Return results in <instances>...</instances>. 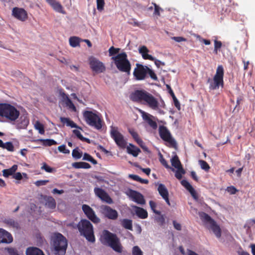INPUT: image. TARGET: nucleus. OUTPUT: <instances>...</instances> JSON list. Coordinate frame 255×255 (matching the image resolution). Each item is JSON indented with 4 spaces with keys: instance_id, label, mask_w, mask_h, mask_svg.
<instances>
[{
    "instance_id": "1",
    "label": "nucleus",
    "mask_w": 255,
    "mask_h": 255,
    "mask_svg": "<svg viewBox=\"0 0 255 255\" xmlns=\"http://www.w3.org/2000/svg\"><path fill=\"white\" fill-rule=\"evenodd\" d=\"M132 101L139 102L148 106L153 110L158 111L160 114H163L161 110L165 107L164 101L161 99L159 101L151 94L145 90H136L130 95Z\"/></svg>"
},
{
    "instance_id": "2",
    "label": "nucleus",
    "mask_w": 255,
    "mask_h": 255,
    "mask_svg": "<svg viewBox=\"0 0 255 255\" xmlns=\"http://www.w3.org/2000/svg\"><path fill=\"white\" fill-rule=\"evenodd\" d=\"M101 241L102 243L108 245L115 252L119 253L122 252L123 247L120 240L116 235L107 230H104L101 236Z\"/></svg>"
},
{
    "instance_id": "3",
    "label": "nucleus",
    "mask_w": 255,
    "mask_h": 255,
    "mask_svg": "<svg viewBox=\"0 0 255 255\" xmlns=\"http://www.w3.org/2000/svg\"><path fill=\"white\" fill-rule=\"evenodd\" d=\"M0 116L10 121H15L18 118L19 112L9 104H0Z\"/></svg>"
},
{
    "instance_id": "4",
    "label": "nucleus",
    "mask_w": 255,
    "mask_h": 255,
    "mask_svg": "<svg viewBox=\"0 0 255 255\" xmlns=\"http://www.w3.org/2000/svg\"><path fill=\"white\" fill-rule=\"evenodd\" d=\"M78 228L81 235H83L86 239L91 242H95L93 226L87 220H82L78 224Z\"/></svg>"
},
{
    "instance_id": "5",
    "label": "nucleus",
    "mask_w": 255,
    "mask_h": 255,
    "mask_svg": "<svg viewBox=\"0 0 255 255\" xmlns=\"http://www.w3.org/2000/svg\"><path fill=\"white\" fill-rule=\"evenodd\" d=\"M112 59L114 61L117 68L122 72H129L130 70V64L127 59V55L123 52L116 56H113Z\"/></svg>"
},
{
    "instance_id": "6",
    "label": "nucleus",
    "mask_w": 255,
    "mask_h": 255,
    "mask_svg": "<svg viewBox=\"0 0 255 255\" xmlns=\"http://www.w3.org/2000/svg\"><path fill=\"white\" fill-rule=\"evenodd\" d=\"M83 117L86 123L97 129L102 128V120L96 113L92 111H86L83 112Z\"/></svg>"
},
{
    "instance_id": "7",
    "label": "nucleus",
    "mask_w": 255,
    "mask_h": 255,
    "mask_svg": "<svg viewBox=\"0 0 255 255\" xmlns=\"http://www.w3.org/2000/svg\"><path fill=\"white\" fill-rule=\"evenodd\" d=\"M199 215L206 227L214 233L217 238H220L221 236V229L215 221L205 213L199 212Z\"/></svg>"
},
{
    "instance_id": "8",
    "label": "nucleus",
    "mask_w": 255,
    "mask_h": 255,
    "mask_svg": "<svg viewBox=\"0 0 255 255\" xmlns=\"http://www.w3.org/2000/svg\"><path fill=\"white\" fill-rule=\"evenodd\" d=\"M53 246L56 254L59 255H64L67 246L66 238L61 234H56L53 239Z\"/></svg>"
},
{
    "instance_id": "9",
    "label": "nucleus",
    "mask_w": 255,
    "mask_h": 255,
    "mask_svg": "<svg viewBox=\"0 0 255 255\" xmlns=\"http://www.w3.org/2000/svg\"><path fill=\"white\" fill-rule=\"evenodd\" d=\"M224 68L222 65H219L217 68L216 74L213 78V82L210 85L211 89L215 90L218 89L221 86H223Z\"/></svg>"
},
{
    "instance_id": "10",
    "label": "nucleus",
    "mask_w": 255,
    "mask_h": 255,
    "mask_svg": "<svg viewBox=\"0 0 255 255\" xmlns=\"http://www.w3.org/2000/svg\"><path fill=\"white\" fill-rule=\"evenodd\" d=\"M110 135L120 147L125 148L126 147L127 141L124 138V135L119 131L117 127L111 126Z\"/></svg>"
},
{
    "instance_id": "11",
    "label": "nucleus",
    "mask_w": 255,
    "mask_h": 255,
    "mask_svg": "<svg viewBox=\"0 0 255 255\" xmlns=\"http://www.w3.org/2000/svg\"><path fill=\"white\" fill-rule=\"evenodd\" d=\"M159 132L161 138L168 142L170 145L174 146L176 144L175 141L172 138L170 132L166 127L160 126Z\"/></svg>"
},
{
    "instance_id": "12",
    "label": "nucleus",
    "mask_w": 255,
    "mask_h": 255,
    "mask_svg": "<svg viewBox=\"0 0 255 255\" xmlns=\"http://www.w3.org/2000/svg\"><path fill=\"white\" fill-rule=\"evenodd\" d=\"M89 63L91 68L96 73H102L105 70L103 63L95 57L89 58Z\"/></svg>"
},
{
    "instance_id": "13",
    "label": "nucleus",
    "mask_w": 255,
    "mask_h": 255,
    "mask_svg": "<svg viewBox=\"0 0 255 255\" xmlns=\"http://www.w3.org/2000/svg\"><path fill=\"white\" fill-rule=\"evenodd\" d=\"M100 209L102 213L110 219L115 220L118 217L117 211L108 206L102 205L100 207Z\"/></svg>"
},
{
    "instance_id": "14",
    "label": "nucleus",
    "mask_w": 255,
    "mask_h": 255,
    "mask_svg": "<svg viewBox=\"0 0 255 255\" xmlns=\"http://www.w3.org/2000/svg\"><path fill=\"white\" fill-rule=\"evenodd\" d=\"M82 210L89 220L94 223H98L100 219L96 216L94 210L88 205H83Z\"/></svg>"
},
{
    "instance_id": "15",
    "label": "nucleus",
    "mask_w": 255,
    "mask_h": 255,
    "mask_svg": "<svg viewBox=\"0 0 255 255\" xmlns=\"http://www.w3.org/2000/svg\"><path fill=\"white\" fill-rule=\"evenodd\" d=\"M147 69L148 68L147 66L137 64V67L134 70L133 75L137 80H143L147 73Z\"/></svg>"
},
{
    "instance_id": "16",
    "label": "nucleus",
    "mask_w": 255,
    "mask_h": 255,
    "mask_svg": "<svg viewBox=\"0 0 255 255\" xmlns=\"http://www.w3.org/2000/svg\"><path fill=\"white\" fill-rule=\"evenodd\" d=\"M59 95L62 102L65 104L66 107L70 110L76 112V107L74 106L71 100L69 98L68 96L62 90H59Z\"/></svg>"
},
{
    "instance_id": "17",
    "label": "nucleus",
    "mask_w": 255,
    "mask_h": 255,
    "mask_svg": "<svg viewBox=\"0 0 255 255\" xmlns=\"http://www.w3.org/2000/svg\"><path fill=\"white\" fill-rule=\"evenodd\" d=\"M12 15L20 21H25L27 18V12L22 8L14 7L12 10Z\"/></svg>"
},
{
    "instance_id": "18",
    "label": "nucleus",
    "mask_w": 255,
    "mask_h": 255,
    "mask_svg": "<svg viewBox=\"0 0 255 255\" xmlns=\"http://www.w3.org/2000/svg\"><path fill=\"white\" fill-rule=\"evenodd\" d=\"M94 192L95 194L102 201L106 202L108 204H111L113 203L112 199L103 189L99 188H95Z\"/></svg>"
},
{
    "instance_id": "19",
    "label": "nucleus",
    "mask_w": 255,
    "mask_h": 255,
    "mask_svg": "<svg viewBox=\"0 0 255 255\" xmlns=\"http://www.w3.org/2000/svg\"><path fill=\"white\" fill-rule=\"evenodd\" d=\"M11 235L5 230L0 228V244H9L12 242Z\"/></svg>"
},
{
    "instance_id": "20",
    "label": "nucleus",
    "mask_w": 255,
    "mask_h": 255,
    "mask_svg": "<svg viewBox=\"0 0 255 255\" xmlns=\"http://www.w3.org/2000/svg\"><path fill=\"white\" fill-rule=\"evenodd\" d=\"M140 113H141L143 119L152 128L156 129L157 127V125L155 121L153 120L154 117L143 111H140Z\"/></svg>"
},
{
    "instance_id": "21",
    "label": "nucleus",
    "mask_w": 255,
    "mask_h": 255,
    "mask_svg": "<svg viewBox=\"0 0 255 255\" xmlns=\"http://www.w3.org/2000/svg\"><path fill=\"white\" fill-rule=\"evenodd\" d=\"M129 196L132 200L137 204L143 205L145 204V200L143 196L139 193L135 191H131Z\"/></svg>"
},
{
    "instance_id": "22",
    "label": "nucleus",
    "mask_w": 255,
    "mask_h": 255,
    "mask_svg": "<svg viewBox=\"0 0 255 255\" xmlns=\"http://www.w3.org/2000/svg\"><path fill=\"white\" fill-rule=\"evenodd\" d=\"M46 1L55 11L62 14L65 13L62 5L59 1L56 0H46Z\"/></svg>"
},
{
    "instance_id": "23",
    "label": "nucleus",
    "mask_w": 255,
    "mask_h": 255,
    "mask_svg": "<svg viewBox=\"0 0 255 255\" xmlns=\"http://www.w3.org/2000/svg\"><path fill=\"white\" fill-rule=\"evenodd\" d=\"M29 124V120L25 115L20 116L18 121L15 123L16 127L17 129H24Z\"/></svg>"
},
{
    "instance_id": "24",
    "label": "nucleus",
    "mask_w": 255,
    "mask_h": 255,
    "mask_svg": "<svg viewBox=\"0 0 255 255\" xmlns=\"http://www.w3.org/2000/svg\"><path fill=\"white\" fill-rule=\"evenodd\" d=\"M158 191L159 194L162 196L163 199L165 200L166 203L168 205H170L168 199V192L165 186L163 184H160L158 187Z\"/></svg>"
},
{
    "instance_id": "25",
    "label": "nucleus",
    "mask_w": 255,
    "mask_h": 255,
    "mask_svg": "<svg viewBox=\"0 0 255 255\" xmlns=\"http://www.w3.org/2000/svg\"><path fill=\"white\" fill-rule=\"evenodd\" d=\"M139 53L144 59L154 60V57L148 54L149 50L145 46H141L138 48Z\"/></svg>"
},
{
    "instance_id": "26",
    "label": "nucleus",
    "mask_w": 255,
    "mask_h": 255,
    "mask_svg": "<svg viewBox=\"0 0 255 255\" xmlns=\"http://www.w3.org/2000/svg\"><path fill=\"white\" fill-rule=\"evenodd\" d=\"M127 150L128 154H131L134 157L137 156L139 153L141 151L139 148L131 144H129V145L127 147Z\"/></svg>"
},
{
    "instance_id": "27",
    "label": "nucleus",
    "mask_w": 255,
    "mask_h": 255,
    "mask_svg": "<svg viewBox=\"0 0 255 255\" xmlns=\"http://www.w3.org/2000/svg\"><path fill=\"white\" fill-rule=\"evenodd\" d=\"M181 184L190 193L194 198L196 199L195 191L188 181L183 180L181 181Z\"/></svg>"
},
{
    "instance_id": "28",
    "label": "nucleus",
    "mask_w": 255,
    "mask_h": 255,
    "mask_svg": "<svg viewBox=\"0 0 255 255\" xmlns=\"http://www.w3.org/2000/svg\"><path fill=\"white\" fill-rule=\"evenodd\" d=\"M134 212L136 214V215L141 219H146L148 216V214L147 211L144 210V209L137 207L134 206Z\"/></svg>"
},
{
    "instance_id": "29",
    "label": "nucleus",
    "mask_w": 255,
    "mask_h": 255,
    "mask_svg": "<svg viewBox=\"0 0 255 255\" xmlns=\"http://www.w3.org/2000/svg\"><path fill=\"white\" fill-rule=\"evenodd\" d=\"M17 169V165H13L9 169H3L2 171V175L5 177H8L10 175H12L14 174Z\"/></svg>"
},
{
    "instance_id": "30",
    "label": "nucleus",
    "mask_w": 255,
    "mask_h": 255,
    "mask_svg": "<svg viewBox=\"0 0 255 255\" xmlns=\"http://www.w3.org/2000/svg\"><path fill=\"white\" fill-rule=\"evenodd\" d=\"M60 119L63 124L66 125L68 127H70L72 128H78L81 129L80 128L78 127L75 123L69 118L61 117Z\"/></svg>"
},
{
    "instance_id": "31",
    "label": "nucleus",
    "mask_w": 255,
    "mask_h": 255,
    "mask_svg": "<svg viewBox=\"0 0 255 255\" xmlns=\"http://www.w3.org/2000/svg\"><path fill=\"white\" fill-rule=\"evenodd\" d=\"M26 255H44L42 251L37 248H29L26 250Z\"/></svg>"
},
{
    "instance_id": "32",
    "label": "nucleus",
    "mask_w": 255,
    "mask_h": 255,
    "mask_svg": "<svg viewBox=\"0 0 255 255\" xmlns=\"http://www.w3.org/2000/svg\"><path fill=\"white\" fill-rule=\"evenodd\" d=\"M45 205L50 209H53L56 207V202L52 197H47L45 198Z\"/></svg>"
},
{
    "instance_id": "33",
    "label": "nucleus",
    "mask_w": 255,
    "mask_h": 255,
    "mask_svg": "<svg viewBox=\"0 0 255 255\" xmlns=\"http://www.w3.org/2000/svg\"><path fill=\"white\" fill-rule=\"evenodd\" d=\"M172 166L177 169L182 167L181 163L177 155L175 154L170 159Z\"/></svg>"
},
{
    "instance_id": "34",
    "label": "nucleus",
    "mask_w": 255,
    "mask_h": 255,
    "mask_svg": "<svg viewBox=\"0 0 255 255\" xmlns=\"http://www.w3.org/2000/svg\"><path fill=\"white\" fill-rule=\"evenodd\" d=\"M72 166L77 169H89L91 167V165L89 163L84 162H74L72 163Z\"/></svg>"
},
{
    "instance_id": "35",
    "label": "nucleus",
    "mask_w": 255,
    "mask_h": 255,
    "mask_svg": "<svg viewBox=\"0 0 255 255\" xmlns=\"http://www.w3.org/2000/svg\"><path fill=\"white\" fill-rule=\"evenodd\" d=\"M80 39L77 37L73 36L69 38L70 45L73 47H76L79 45Z\"/></svg>"
},
{
    "instance_id": "36",
    "label": "nucleus",
    "mask_w": 255,
    "mask_h": 255,
    "mask_svg": "<svg viewBox=\"0 0 255 255\" xmlns=\"http://www.w3.org/2000/svg\"><path fill=\"white\" fill-rule=\"evenodd\" d=\"M39 141L42 142L43 145L44 146H51L52 145H56L57 142L53 139H39L37 140Z\"/></svg>"
},
{
    "instance_id": "37",
    "label": "nucleus",
    "mask_w": 255,
    "mask_h": 255,
    "mask_svg": "<svg viewBox=\"0 0 255 255\" xmlns=\"http://www.w3.org/2000/svg\"><path fill=\"white\" fill-rule=\"evenodd\" d=\"M122 226L126 229L132 230V221L128 219H124L122 221Z\"/></svg>"
},
{
    "instance_id": "38",
    "label": "nucleus",
    "mask_w": 255,
    "mask_h": 255,
    "mask_svg": "<svg viewBox=\"0 0 255 255\" xmlns=\"http://www.w3.org/2000/svg\"><path fill=\"white\" fill-rule=\"evenodd\" d=\"M35 128L38 130L40 134H43L44 133V128L43 125L41 124L39 122L36 121L34 124Z\"/></svg>"
},
{
    "instance_id": "39",
    "label": "nucleus",
    "mask_w": 255,
    "mask_h": 255,
    "mask_svg": "<svg viewBox=\"0 0 255 255\" xmlns=\"http://www.w3.org/2000/svg\"><path fill=\"white\" fill-rule=\"evenodd\" d=\"M128 131L139 144L140 145L142 143V141L139 138L137 133L134 130L129 128Z\"/></svg>"
},
{
    "instance_id": "40",
    "label": "nucleus",
    "mask_w": 255,
    "mask_h": 255,
    "mask_svg": "<svg viewBox=\"0 0 255 255\" xmlns=\"http://www.w3.org/2000/svg\"><path fill=\"white\" fill-rule=\"evenodd\" d=\"M73 132L74 134L80 140L89 142L90 140L88 138L83 137L79 130L74 129L73 130Z\"/></svg>"
},
{
    "instance_id": "41",
    "label": "nucleus",
    "mask_w": 255,
    "mask_h": 255,
    "mask_svg": "<svg viewBox=\"0 0 255 255\" xmlns=\"http://www.w3.org/2000/svg\"><path fill=\"white\" fill-rule=\"evenodd\" d=\"M72 155L74 158L78 159L82 157V152L79 151L78 148H76L73 150Z\"/></svg>"
},
{
    "instance_id": "42",
    "label": "nucleus",
    "mask_w": 255,
    "mask_h": 255,
    "mask_svg": "<svg viewBox=\"0 0 255 255\" xmlns=\"http://www.w3.org/2000/svg\"><path fill=\"white\" fill-rule=\"evenodd\" d=\"M185 173V171L183 167L177 168L176 171L175 176L178 179H181L182 177V175Z\"/></svg>"
},
{
    "instance_id": "43",
    "label": "nucleus",
    "mask_w": 255,
    "mask_h": 255,
    "mask_svg": "<svg viewBox=\"0 0 255 255\" xmlns=\"http://www.w3.org/2000/svg\"><path fill=\"white\" fill-rule=\"evenodd\" d=\"M96 2L97 8L98 11H103L105 4L104 0H96Z\"/></svg>"
},
{
    "instance_id": "44",
    "label": "nucleus",
    "mask_w": 255,
    "mask_h": 255,
    "mask_svg": "<svg viewBox=\"0 0 255 255\" xmlns=\"http://www.w3.org/2000/svg\"><path fill=\"white\" fill-rule=\"evenodd\" d=\"M132 255H143V252L139 248V247L135 246L132 249Z\"/></svg>"
},
{
    "instance_id": "45",
    "label": "nucleus",
    "mask_w": 255,
    "mask_h": 255,
    "mask_svg": "<svg viewBox=\"0 0 255 255\" xmlns=\"http://www.w3.org/2000/svg\"><path fill=\"white\" fill-rule=\"evenodd\" d=\"M160 161L161 164L164 166L167 169H170L172 171H174L175 170L173 168L171 167L167 163V161L163 157L162 155L160 154Z\"/></svg>"
},
{
    "instance_id": "46",
    "label": "nucleus",
    "mask_w": 255,
    "mask_h": 255,
    "mask_svg": "<svg viewBox=\"0 0 255 255\" xmlns=\"http://www.w3.org/2000/svg\"><path fill=\"white\" fill-rule=\"evenodd\" d=\"M199 163L202 169L205 171H208L210 169L209 164L206 161L202 160H199Z\"/></svg>"
},
{
    "instance_id": "47",
    "label": "nucleus",
    "mask_w": 255,
    "mask_h": 255,
    "mask_svg": "<svg viewBox=\"0 0 255 255\" xmlns=\"http://www.w3.org/2000/svg\"><path fill=\"white\" fill-rule=\"evenodd\" d=\"M169 93L170 94V95H171V96L173 98L175 106L177 109H180V104H179L178 100L176 98L173 92L172 91V90L171 89H170Z\"/></svg>"
},
{
    "instance_id": "48",
    "label": "nucleus",
    "mask_w": 255,
    "mask_h": 255,
    "mask_svg": "<svg viewBox=\"0 0 255 255\" xmlns=\"http://www.w3.org/2000/svg\"><path fill=\"white\" fill-rule=\"evenodd\" d=\"M2 148L6 149L9 151H13L14 150L13 145L11 142H6L4 143V145L3 146Z\"/></svg>"
},
{
    "instance_id": "49",
    "label": "nucleus",
    "mask_w": 255,
    "mask_h": 255,
    "mask_svg": "<svg viewBox=\"0 0 255 255\" xmlns=\"http://www.w3.org/2000/svg\"><path fill=\"white\" fill-rule=\"evenodd\" d=\"M120 48H116L113 46L111 47L109 49V55L113 56L118 54L120 51Z\"/></svg>"
},
{
    "instance_id": "50",
    "label": "nucleus",
    "mask_w": 255,
    "mask_h": 255,
    "mask_svg": "<svg viewBox=\"0 0 255 255\" xmlns=\"http://www.w3.org/2000/svg\"><path fill=\"white\" fill-rule=\"evenodd\" d=\"M149 205H150V207L151 209V210L153 211V212L156 214H158V215H159L160 212L158 211H157L155 210V208L156 207V205L155 204V202H154L153 201H149Z\"/></svg>"
},
{
    "instance_id": "51",
    "label": "nucleus",
    "mask_w": 255,
    "mask_h": 255,
    "mask_svg": "<svg viewBox=\"0 0 255 255\" xmlns=\"http://www.w3.org/2000/svg\"><path fill=\"white\" fill-rule=\"evenodd\" d=\"M58 149L60 152L65 154H69L70 153V150L66 148V146L65 145H62L58 146Z\"/></svg>"
},
{
    "instance_id": "52",
    "label": "nucleus",
    "mask_w": 255,
    "mask_h": 255,
    "mask_svg": "<svg viewBox=\"0 0 255 255\" xmlns=\"http://www.w3.org/2000/svg\"><path fill=\"white\" fill-rule=\"evenodd\" d=\"M128 23L134 26L140 27V23L138 22L135 18H132L129 20Z\"/></svg>"
},
{
    "instance_id": "53",
    "label": "nucleus",
    "mask_w": 255,
    "mask_h": 255,
    "mask_svg": "<svg viewBox=\"0 0 255 255\" xmlns=\"http://www.w3.org/2000/svg\"><path fill=\"white\" fill-rule=\"evenodd\" d=\"M41 169L49 173H51L53 171V169L47 165L46 163L43 164V166L41 167Z\"/></svg>"
},
{
    "instance_id": "54",
    "label": "nucleus",
    "mask_w": 255,
    "mask_h": 255,
    "mask_svg": "<svg viewBox=\"0 0 255 255\" xmlns=\"http://www.w3.org/2000/svg\"><path fill=\"white\" fill-rule=\"evenodd\" d=\"M226 190L231 194H235L237 191V189L233 186L228 187Z\"/></svg>"
},
{
    "instance_id": "55",
    "label": "nucleus",
    "mask_w": 255,
    "mask_h": 255,
    "mask_svg": "<svg viewBox=\"0 0 255 255\" xmlns=\"http://www.w3.org/2000/svg\"><path fill=\"white\" fill-rule=\"evenodd\" d=\"M154 11L153 14L158 16L160 15V10H162V9L155 3H154Z\"/></svg>"
},
{
    "instance_id": "56",
    "label": "nucleus",
    "mask_w": 255,
    "mask_h": 255,
    "mask_svg": "<svg viewBox=\"0 0 255 255\" xmlns=\"http://www.w3.org/2000/svg\"><path fill=\"white\" fill-rule=\"evenodd\" d=\"M147 73L149 75V76L152 79H153V80L157 79V77H156L155 74L154 73V72L152 70L149 69V68H148V69H147Z\"/></svg>"
},
{
    "instance_id": "57",
    "label": "nucleus",
    "mask_w": 255,
    "mask_h": 255,
    "mask_svg": "<svg viewBox=\"0 0 255 255\" xmlns=\"http://www.w3.org/2000/svg\"><path fill=\"white\" fill-rule=\"evenodd\" d=\"M171 39L175 40L177 42H180L182 41H185L186 39L184 37L177 36V37H172Z\"/></svg>"
},
{
    "instance_id": "58",
    "label": "nucleus",
    "mask_w": 255,
    "mask_h": 255,
    "mask_svg": "<svg viewBox=\"0 0 255 255\" xmlns=\"http://www.w3.org/2000/svg\"><path fill=\"white\" fill-rule=\"evenodd\" d=\"M7 251L10 255H18L16 250L13 248H8Z\"/></svg>"
},
{
    "instance_id": "59",
    "label": "nucleus",
    "mask_w": 255,
    "mask_h": 255,
    "mask_svg": "<svg viewBox=\"0 0 255 255\" xmlns=\"http://www.w3.org/2000/svg\"><path fill=\"white\" fill-rule=\"evenodd\" d=\"M13 178H14L16 180H21L22 178V175L20 172H17L16 173H14V174L12 176Z\"/></svg>"
},
{
    "instance_id": "60",
    "label": "nucleus",
    "mask_w": 255,
    "mask_h": 255,
    "mask_svg": "<svg viewBox=\"0 0 255 255\" xmlns=\"http://www.w3.org/2000/svg\"><path fill=\"white\" fill-rule=\"evenodd\" d=\"M151 60L153 61L154 62L155 64L158 68L160 67L161 65H164V62H163L159 60H157V59H155V58H154V60Z\"/></svg>"
},
{
    "instance_id": "61",
    "label": "nucleus",
    "mask_w": 255,
    "mask_h": 255,
    "mask_svg": "<svg viewBox=\"0 0 255 255\" xmlns=\"http://www.w3.org/2000/svg\"><path fill=\"white\" fill-rule=\"evenodd\" d=\"M48 182V180H39L35 182L36 185L39 186L45 185Z\"/></svg>"
},
{
    "instance_id": "62",
    "label": "nucleus",
    "mask_w": 255,
    "mask_h": 255,
    "mask_svg": "<svg viewBox=\"0 0 255 255\" xmlns=\"http://www.w3.org/2000/svg\"><path fill=\"white\" fill-rule=\"evenodd\" d=\"M222 44L221 41L216 40L214 41V47L215 48V49L220 48L222 46Z\"/></svg>"
},
{
    "instance_id": "63",
    "label": "nucleus",
    "mask_w": 255,
    "mask_h": 255,
    "mask_svg": "<svg viewBox=\"0 0 255 255\" xmlns=\"http://www.w3.org/2000/svg\"><path fill=\"white\" fill-rule=\"evenodd\" d=\"M52 193L53 194H61L64 193V191L63 190H58L56 188L52 190Z\"/></svg>"
},
{
    "instance_id": "64",
    "label": "nucleus",
    "mask_w": 255,
    "mask_h": 255,
    "mask_svg": "<svg viewBox=\"0 0 255 255\" xmlns=\"http://www.w3.org/2000/svg\"><path fill=\"white\" fill-rule=\"evenodd\" d=\"M129 176L135 181H138L140 179V177L138 175L130 174L129 175Z\"/></svg>"
}]
</instances>
